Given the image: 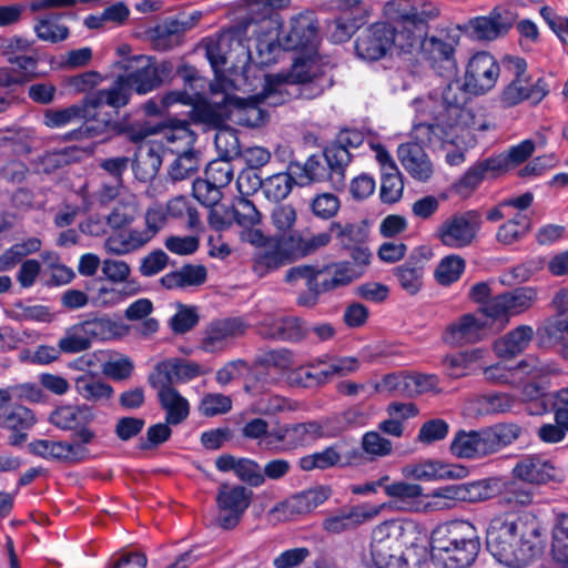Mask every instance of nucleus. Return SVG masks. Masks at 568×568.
<instances>
[{"instance_id":"0eeeda50","label":"nucleus","mask_w":568,"mask_h":568,"mask_svg":"<svg viewBox=\"0 0 568 568\" xmlns=\"http://www.w3.org/2000/svg\"><path fill=\"white\" fill-rule=\"evenodd\" d=\"M415 526L410 523L387 520L373 529L371 555L374 566L385 565L392 552L415 546Z\"/></svg>"},{"instance_id":"4468645a","label":"nucleus","mask_w":568,"mask_h":568,"mask_svg":"<svg viewBox=\"0 0 568 568\" xmlns=\"http://www.w3.org/2000/svg\"><path fill=\"white\" fill-rule=\"evenodd\" d=\"M94 419L95 412L88 404L59 406L49 417V422L54 427L61 430H73V437L83 443H92L95 438V433L89 428Z\"/></svg>"},{"instance_id":"412c9836","label":"nucleus","mask_w":568,"mask_h":568,"mask_svg":"<svg viewBox=\"0 0 568 568\" xmlns=\"http://www.w3.org/2000/svg\"><path fill=\"white\" fill-rule=\"evenodd\" d=\"M500 478H486L481 480L457 484L434 491L435 497L453 499L465 503H477L491 498L500 490Z\"/></svg>"},{"instance_id":"72a5a7b5","label":"nucleus","mask_w":568,"mask_h":568,"mask_svg":"<svg viewBox=\"0 0 568 568\" xmlns=\"http://www.w3.org/2000/svg\"><path fill=\"white\" fill-rule=\"evenodd\" d=\"M504 169L505 160L500 158H490L478 162L469 168L459 179L456 184V190L460 194H468L474 191L489 173H496Z\"/></svg>"},{"instance_id":"69168bd1","label":"nucleus","mask_w":568,"mask_h":568,"mask_svg":"<svg viewBox=\"0 0 568 568\" xmlns=\"http://www.w3.org/2000/svg\"><path fill=\"white\" fill-rule=\"evenodd\" d=\"M34 423L36 416L31 409L22 405H16L4 415L0 427L12 430H23L32 427Z\"/></svg>"},{"instance_id":"49530a36","label":"nucleus","mask_w":568,"mask_h":568,"mask_svg":"<svg viewBox=\"0 0 568 568\" xmlns=\"http://www.w3.org/2000/svg\"><path fill=\"white\" fill-rule=\"evenodd\" d=\"M499 501L508 506H526L529 505L534 497V491L529 484L514 480H503L500 485Z\"/></svg>"},{"instance_id":"6e6552de","label":"nucleus","mask_w":568,"mask_h":568,"mask_svg":"<svg viewBox=\"0 0 568 568\" xmlns=\"http://www.w3.org/2000/svg\"><path fill=\"white\" fill-rule=\"evenodd\" d=\"M124 73L119 77L125 82L131 94H146L159 88L172 72V64L168 61L156 63L149 55H134L126 60Z\"/></svg>"},{"instance_id":"774afa93","label":"nucleus","mask_w":568,"mask_h":568,"mask_svg":"<svg viewBox=\"0 0 568 568\" xmlns=\"http://www.w3.org/2000/svg\"><path fill=\"white\" fill-rule=\"evenodd\" d=\"M197 409L205 417L223 415L232 409V399L220 393H207L201 398Z\"/></svg>"},{"instance_id":"a18cd8bd","label":"nucleus","mask_w":568,"mask_h":568,"mask_svg":"<svg viewBox=\"0 0 568 568\" xmlns=\"http://www.w3.org/2000/svg\"><path fill=\"white\" fill-rule=\"evenodd\" d=\"M530 227V217L526 213L517 212L499 226L496 239L499 243L509 245L521 240Z\"/></svg>"},{"instance_id":"bf43d9fd","label":"nucleus","mask_w":568,"mask_h":568,"mask_svg":"<svg viewBox=\"0 0 568 568\" xmlns=\"http://www.w3.org/2000/svg\"><path fill=\"white\" fill-rule=\"evenodd\" d=\"M408 374H387L381 382H372L368 396L375 394H395L408 397Z\"/></svg>"},{"instance_id":"423d86ee","label":"nucleus","mask_w":568,"mask_h":568,"mask_svg":"<svg viewBox=\"0 0 568 568\" xmlns=\"http://www.w3.org/2000/svg\"><path fill=\"white\" fill-rule=\"evenodd\" d=\"M288 0H252L248 3V10L253 20L265 22V32L254 40V51L248 45L241 50V54H246L247 59L260 65H267L276 61L280 52L282 39L278 38V21L273 16L275 9L284 8Z\"/></svg>"},{"instance_id":"f704fd0d","label":"nucleus","mask_w":568,"mask_h":568,"mask_svg":"<svg viewBox=\"0 0 568 568\" xmlns=\"http://www.w3.org/2000/svg\"><path fill=\"white\" fill-rule=\"evenodd\" d=\"M131 165L134 176L139 181L150 182L156 176L162 165V158L154 146L141 145L138 148Z\"/></svg>"},{"instance_id":"680f3d73","label":"nucleus","mask_w":568,"mask_h":568,"mask_svg":"<svg viewBox=\"0 0 568 568\" xmlns=\"http://www.w3.org/2000/svg\"><path fill=\"white\" fill-rule=\"evenodd\" d=\"M404 182L398 169L389 168L387 173H382L381 200L384 203H396L403 195Z\"/></svg>"},{"instance_id":"58836bf2","label":"nucleus","mask_w":568,"mask_h":568,"mask_svg":"<svg viewBox=\"0 0 568 568\" xmlns=\"http://www.w3.org/2000/svg\"><path fill=\"white\" fill-rule=\"evenodd\" d=\"M193 27L191 20L169 19L154 29L153 44L158 50L166 51L179 43L181 34Z\"/></svg>"},{"instance_id":"39448f33","label":"nucleus","mask_w":568,"mask_h":568,"mask_svg":"<svg viewBox=\"0 0 568 568\" xmlns=\"http://www.w3.org/2000/svg\"><path fill=\"white\" fill-rule=\"evenodd\" d=\"M432 560L440 568H468L478 556L480 541L473 524L454 520L437 526L430 537Z\"/></svg>"},{"instance_id":"c85d7f7f","label":"nucleus","mask_w":568,"mask_h":568,"mask_svg":"<svg viewBox=\"0 0 568 568\" xmlns=\"http://www.w3.org/2000/svg\"><path fill=\"white\" fill-rule=\"evenodd\" d=\"M426 261L423 248H419L414 251L404 264L394 270L400 287L409 295L417 294L423 286Z\"/></svg>"},{"instance_id":"13d9d810","label":"nucleus","mask_w":568,"mask_h":568,"mask_svg":"<svg viewBox=\"0 0 568 568\" xmlns=\"http://www.w3.org/2000/svg\"><path fill=\"white\" fill-rule=\"evenodd\" d=\"M58 345L64 354L81 353L91 347V343L84 334L81 323L69 326L63 336L59 339Z\"/></svg>"},{"instance_id":"e2e57ef3","label":"nucleus","mask_w":568,"mask_h":568,"mask_svg":"<svg viewBox=\"0 0 568 568\" xmlns=\"http://www.w3.org/2000/svg\"><path fill=\"white\" fill-rule=\"evenodd\" d=\"M361 447L371 459L387 457L393 453V443L377 430L366 432L362 437Z\"/></svg>"},{"instance_id":"de8ad7c7","label":"nucleus","mask_w":568,"mask_h":568,"mask_svg":"<svg viewBox=\"0 0 568 568\" xmlns=\"http://www.w3.org/2000/svg\"><path fill=\"white\" fill-rule=\"evenodd\" d=\"M324 158L329 169V180L335 184L343 183L345 170L352 159L351 151L334 142L325 148Z\"/></svg>"},{"instance_id":"f257e3e1","label":"nucleus","mask_w":568,"mask_h":568,"mask_svg":"<svg viewBox=\"0 0 568 568\" xmlns=\"http://www.w3.org/2000/svg\"><path fill=\"white\" fill-rule=\"evenodd\" d=\"M465 102L466 94L457 82L439 93H430L424 101H416L418 105L424 104L432 122L415 123L410 133L412 141L402 143L397 149L402 165L413 179L426 182L434 173V165L424 145H457L464 141L466 130L475 128V115L464 106Z\"/></svg>"},{"instance_id":"bb28decb","label":"nucleus","mask_w":568,"mask_h":568,"mask_svg":"<svg viewBox=\"0 0 568 568\" xmlns=\"http://www.w3.org/2000/svg\"><path fill=\"white\" fill-rule=\"evenodd\" d=\"M450 452L454 456L465 459H475L491 455L493 453L486 428L480 430L458 432L450 444Z\"/></svg>"},{"instance_id":"9d476101","label":"nucleus","mask_w":568,"mask_h":568,"mask_svg":"<svg viewBox=\"0 0 568 568\" xmlns=\"http://www.w3.org/2000/svg\"><path fill=\"white\" fill-rule=\"evenodd\" d=\"M538 300V287L519 286L491 297L484 304L481 311L487 317L508 323L511 316H517L531 310Z\"/></svg>"},{"instance_id":"473e14b6","label":"nucleus","mask_w":568,"mask_h":568,"mask_svg":"<svg viewBox=\"0 0 568 568\" xmlns=\"http://www.w3.org/2000/svg\"><path fill=\"white\" fill-rule=\"evenodd\" d=\"M196 99L187 91L186 88L183 90H173L165 93L161 98V104L163 109L181 103L184 105H192L190 115L194 122L203 121L210 123H216L217 121V109H213L212 105L199 106L195 104Z\"/></svg>"},{"instance_id":"9b49d317","label":"nucleus","mask_w":568,"mask_h":568,"mask_svg":"<svg viewBox=\"0 0 568 568\" xmlns=\"http://www.w3.org/2000/svg\"><path fill=\"white\" fill-rule=\"evenodd\" d=\"M499 71V65L491 54L488 52H477L470 58L467 64L464 84L455 80L447 83L442 90H436L433 93H439L449 84L457 82L466 94L464 106L468 109L466 106L468 93L478 95L491 90L497 82Z\"/></svg>"},{"instance_id":"ddd939ff","label":"nucleus","mask_w":568,"mask_h":568,"mask_svg":"<svg viewBox=\"0 0 568 568\" xmlns=\"http://www.w3.org/2000/svg\"><path fill=\"white\" fill-rule=\"evenodd\" d=\"M252 490L240 485L222 484L216 495V523L223 529H233L241 521L252 499Z\"/></svg>"},{"instance_id":"aec40b11","label":"nucleus","mask_w":568,"mask_h":568,"mask_svg":"<svg viewBox=\"0 0 568 568\" xmlns=\"http://www.w3.org/2000/svg\"><path fill=\"white\" fill-rule=\"evenodd\" d=\"M233 45H236V50H243L241 40L231 32L223 33L216 41H212L206 45V57L216 75V81L211 84L213 100H220L223 94H227L229 81L220 78L219 73L230 59Z\"/></svg>"},{"instance_id":"4be33fe9","label":"nucleus","mask_w":568,"mask_h":568,"mask_svg":"<svg viewBox=\"0 0 568 568\" xmlns=\"http://www.w3.org/2000/svg\"><path fill=\"white\" fill-rule=\"evenodd\" d=\"M247 327L248 325L239 317L212 322L203 332L201 347L207 353L223 351L233 338L242 336Z\"/></svg>"},{"instance_id":"a19ab883","label":"nucleus","mask_w":568,"mask_h":568,"mask_svg":"<svg viewBox=\"0 0 568 568\" xmlns=\"http://www.w3.org/2000/svg\"><path fill=\"white\" fill-rule=\"evenodd\" d=\"M320 272H323L322 288L326 291L347 285L362 275V270L354 267L351 262L335 263L320 268Z\"/></svg>"},{"instance_id":"f8f14e48","label":"nucleus","mask_w":568,"mask_h":568,"mask_svg":"<svg viewBox=\"0 0 568 568\" xmlns=\"http://www.w3.org/2000/svg\"><path fill=\"white\" fill-rule=\"evenodd\" d=\"M80 119H85V121L81 126L67 134L69 140L98 138L104 134L110 125L109 121L100 122L94 119H88L85 106H83L82 102L80 104L70 105L65 109H50L43 114L44 125L51 129L63 128Z\"/></svg>"},{"instance_id":"2f4dec72","label":"nucleus","mask_w":568,"mask_h":568,"mask_svg":"<svg viewBox=\"0 0 568 568\" xmlns=\"http://www.w3.org/2000/svg\"><path fill=\"white\" fill-rule=\"evenodd\" d=\"M534 337L530 325H519L494 342L493 348L498 357L510 358L527 348Z\"/></svg>"},{"instance_id":"393cba45","label":"nucleus","mask_w":568,"mask_h":568,"mask_svg":"<svg viewBox=\"0 0 568 568\" xmlns=\"http://www.w3.org/2000/svg\"><path fill=\"white\" fill-rule=\"evenodd\" d=\"M485 336V323L473 314H465L447 326L443 339L452 346L473 344Z\"/></svg>"},{"instance_id":"f3484780","label":"nucleus","mask_w":568,"mask_h":568,"mask_svg":"<svg viewBox=\"0 0 568 568\" xmlns=\"http://www.w3.org/2000/svg\"><path fill=\"white\" fill-rule=\"evenodd\" d=\"M422 37L415 51L422 50L432 68L442 77H453L457 72L455 59L456 41L448 34L444 37Z\"/></svg>"},{"instance_id":"a878e982","label":"nucleus","mask_w":568,"mask_h":568,"mask_svg":"<svg viewBox=\"0 0 568 568\" xmlns=\"http://www.w3.org/2000/svg\"><path fill=\"white\" fill-rule=\"evenodd\" d=\"M317 26L313 12L300 13L291 19L290 29L282 38L284 50H302L313 44Z\"/></svg>"},{"instance_id":"79ce46f5","label":"nucleus","mask_w":568,"mask_h":568,"mask_svg":"<svg viewBox=\"0 0 568 568\" xmlns=\"http://www.w3.org/2000/svg\"><path fill=\"white\" fill-rule=\"evenodd\" d=\"M300 467L305 471L314 469H327L336 466H344L346 463L343 462L341 455V445L333 444L327 446L321 452L303 456L298 462Z\"/></svg>"},{"instance_id":"7c9ffc66","label":"nucleus","mask_w":568,"mask_h":568,"mask_svg":"<svg viewBox=\"0 0 568 568\" xmlns=\"http://www.w3.org/2000/svg\"><path fill=\"white\" fill-rule=\"evenodd\" d=\"M158 389L161 407L166 412L165 422L171 425L181 424L190 413V405L175 388L166 385H152Z\"/></svg>"},{"instance_id":"cd10ccee","label":"nucleus","mask_w":568,"mask_h":568,"mask_svg":"<svg viewBox=\"0 0 568 568\" xmlns=\"http://www.w3.org/2000/svg\"><path fill=\"white\" fill-rule=\"evenodd\" d=\"M385 494L393 499L396 509L422 511L426 509L424 488L418 484L398 480L385 486Z\"/></svg>"},{"instance_id":"2eb2a0df","label":"nucleus","mask_w":568,"mask_h":568,"mask_svg":"<svg viewBox=\"0 0 568 568\" xmlns=\"http://www.w3.org/2000/svg\"><path fill=\"white\" fill-rule=\"evenodd\" d=\"M331 496V487L318 485L278 503L270 510V516L276 520H293L312 513Z\"/></svg>"},{"instance_id":"603ef678","label":"nucleus","mask_w":568,"mask_h":568,"mask_svg":"<svg viewBox=\"0 0 568 568\" xmlns=\"http://www.w3.org/2000/svg\"><path fill=\"white\" fill-rule=\"evenodd\" d=\"M225 214L243 229L254 227L261 222V213L246 197L237 199Z\"/></svg>"},{"instance_id":"7ed1b4c3","label":"nucleus","mask_w":568,"mask_h":568,"mask_svg":"<svg viewBox=\"0 0 568 568\" xmlns=\"http://www.w3.org/2000/svg\"><path fill=\"white\" fill-rule=\"evenodd\" d=\"M389 22H378L366 28L355 41L358 58L377 61L387 54L415 52L423 36L428 32V22L439 14L432 2L413 3L410 0H390L383 7Z\"/></svg>"},{"instance_id":"338daca9","label":"nucleus","mask_w":568,"mask_h":568,"mask_svg":"<svg viewBox=\"0 0 568 568\" xmlns=\"http://www.w3.org/2000/svg\"><path fill=\"white\" fill-rule=\"evenodd\" d=\"M329 233L346 248H351L364 240L363 229L355 223L333 222L329 226Z\"/></svg>"},{"instance_id":"864d4df0","label":"nucleus","mask_w":568,"mask_h":568,"mask_svg":"<svg viewBox=\"0 0 568 568\" xmlns=\"http://www.w3.org/2000/svg\"><path fill=\"white\" fill-rule=\"evenodd\" d=\"M293 186V176L281 172L264 179L263 193L267 200L280 202L290 195Z\"/></svg>"},{"instance_id":"e433bc0d","label":"nucleus","mask_w":568,"mask_h":568,"mask_svg":"<svg viewBox=\"0 0 568 568\" xmlns=\"http://www.w3.org/2000/svg\"><path fill=\"white\" fill-rule=\"evenodd\" d=\"M148 237L141 230H121L109 235L104 242L108 253L114 255H125L143 247Z\"/></svg>"},{"instance_id":"c756f323","label":"nucleus","mask_w":568,"mask_h":568,"mask_svg":"<svg viewBox=\"0 0 568 568\" xmlns=\"http://www.w3.org/2000/svg\"><path fill=\"white\" fill-rule=\"evenodd\" d=\"M130 98L131 95L126 89L125 82L118 75L111 87L87 94L82 100V104L85 106V112L89 116L90 108L110 106L120 109L129 103Z\"/></svg>"},{"instance_id":"5fc2aeb1","label":"nucleus","mask_w":568,"mask_h":568,"mask_svg":"<svg viewBox=\"0 0 568 568\" xmlns=\"http://www.w3.org/2000/svg\"><path fill=\"white\" fill-rule=\"evenodd\" d=\"M138 214L136 200L133 195L121 197L111 213L106 216V223L112 229H122L130 224Z\"/></svg>"},{"instance_id":"6e6d98bb","label":"nucleus","mask_w":568,"mask_h":568,"mask_svg":"<svg viewBox=\"0 0 568 568\" xmlns=\"http://www.w3.org/2000/svg\"><path fill=\"white\" fill-rule=\"evenodd\" d=\"M33 30L40 40L51 43L63 41L69 37L68 27L60 23L58 16L39 19Z\"/></svg>"},{"instance_id":"c9c22d12","label":"nucleus","mask_w":568,"mask_h":568,"mask_svg":"<svg viewBox=\"0 0 568 568\" xmlns=\"http://www.w3.org/2000/svg\"><path fill=\"white\" fill-rule=\"evenodd\" d=\"M74 388L82 399L91 403L109 400L113 395L112 386L92 373L78 376Z\"/></svg>"},{"instance_id":"0e129e2a","label":"nucleus","mask_w":568,"mask_h":568,"mask_svg":"<svg viewBox=\"0 0 568 568\" xmlns=\"http://www.w3.org/2000/svg\"><path fill=\"white\" fill-rule=\"evenodd\" d=\"M465 270V260L456 254L444 257L435 271V277L442 285L456 282Z\"/></svg>"},{"instance_id":"a211bd4d","label":"nucleus","mask_w":568,"mask_h":568,"mask_svg":"<svg viewBox=\"0 0 568 568\" xmlns=\"http://www.w3.org/2000/svg\"><path fill=\"white\" fill-rule=\"evenodd\" d=\"M511 474L515 479L537 486L548 483H560L564 479L561 469L538 455L521 457L514 466Z\"/></svg>"},{"instance_id":"3c124183","label":"nucleus","mask_w":568,"mask_h":568,"mask_svg":"<svg viewBox=\"0 0 568 568\" xmlns=\"http://www.w3.org/2000/svg\"><path fill=\"white\" fill-rule=\"evenodd\" d=\"M491 453L495 454L517 440L523 429L517 424H498L486 428Z\"/></svg>"},{"instance_id":"6ab92c4d","label":"nucleus","mask_w":568,"mask_h":568,"mask_svg":"<svg viewBox=\"0 0 568 568\" xmlns=\"http://www.w3.org/2000/svg\"><path fill=\"white\" fill-rule=\"evenodd\" d=\"M379 511L381 506L368 505L338 508L325 516L322 521V528L329 535H339L373 519Z\"/></svg>"},{"instance_id":"20e7f679","label":"nucleus","mask_w":568,"mask_h":568,"mask_svg":"<svg viewBox=\"0 0 568 568\" xmlns=\"http://www.w3.org/2000/svg\"><path fill=\"white\" fill-rule=\"evenodd\" d=\"M538 529L516 513L495 516L487 528L488 551L500 562L527 561L535 555Z\"/></svg>"},{"instance_id":"dca6fc26","label":"nucleus","mask_w":568,"mask_h":568,"mask_svg":"<svg viewBox=\"0 0 568 568\" xmlns=\"http://www.w3.org/2000/svg\"><path fill=\"white\" fill-rule=\"evenodd\" d=\"M517 19L509 7H496L488 16L470 19L466 26L469 36L476 40L493 41L506 34Z\"/></svg>"},{"instance_id":"37998d69","label":"nucleus","mask_w":568,"mask_h":568,"mask_svg":"<svg viewBox=\"0 0 568 568\" xmlns=\"http://www.w3.org/2000/svg\"><path fill=\"white\" fill-rule=\"evenodd\" d=\"M80 323L91 344L93 341L112 339L122 332V325L105 315L91 316Z\"/></svg>"},{"instance_id":"ea45409f","label":"nucleus","mask_w":568,"mask_h":568,"mask_svg":"<svg viewBox=\"0 0 568 568\" xmlns=\"http://www.w3.org/2000/svg\"><path fill=\"white\" fill-rule=\"evenodd\" d=\"M163 135L172 153L193 150V144L196 141L195 133L185 120L170 121V124L163 129Z\"/></svg>"},{"instance_id":"c03bdc74","label":"nucleus","mask_w":568,"mask_h":568,"mask_svg":"<svg viewBox=\"0 0 568 568\" xmlns=\"http://www.w3.org/2000/svg\"><path fill=\"white\" fill-rule=\"evenodd\" d=\"M255 262L257 270L265 273L291 263L277 237L265 241V245L256 253Z\"/></svg>"},{"instance_id":"5701e85b","label":"nucleus","mask_w":568,"mask_h":568,"mask_svg":"<svg viewBox=\"0 0 568 568\" xmlns=\"http://www.w3.org/2000/svg\"><path fill=\"white\" fill-rule=\"evenodd\" d=\"M402 474L406 478H413L420 481H433L465 478L468 475V469L462 465L446 464L439 460L428 459L405 465L402 468Z\"/></svg>"},{"instance_id":"8fccbe9b","label":"nucleus","mask_w":568,"mask_h":568,"mask_svg":"<svg viewBox=\"0 0 568 568\" xmlns=\"http://www.w3.org/2000/svg\"><path fill=\"white\" fill-rule=\"evenodd\" d=\"M323 436L324 429L316 422L288 425V448L307 446Z\"/></svg>"},{"instance_id":"f03ea898","label":"nucleus","mask_w":568,"mask_h":568,"mask_svg":"<svg viewBox=\"0 0 568 568\" xmlns=\"http://www.w3.org/2000/svg\"><path fill=\"white\" fill-rule=\"evenodd\" d=\"M333 85L331 67L316 60H297L286 77L266 75L261 92L244 100L231 94H223L220 100H212L217 106V121L224 116L233 118L240 123L258 125L267 112L258 106L265 104L277 106L294 98L315 99Z\"/></svg>"},{"instance_id":"4d7b16f0","label":"nucleus","mask_w":568,"mask_h":568,"mask_svg":"<svg viewBox=\"0 0 568 568\" xmlns=\"http://www.w3.org/2000/svg\"><path fill=\"white\" fill-rule=\"evenodd\" d=\"M178 156L170 164L168 174L172 181H182L194 174L200 166L199 155L193 150L175 153Z\"/></svg>"},{"instance_id":"052dcab7","label":"nucleus","mask_w":568,"mask_h":568,"mask_svg":"<svg viewBox=\"0 0 568 568\" xmlns=\"http://www.w3.org/2000/svg\"><path fill=\"white\" fill-rule=\"evenodd\" d=\"M551 552L557 562L568 565V515H560L554 527Z\"/></svg>"},{"instance_id":"1a4fd4ad","label":"nucleus","mask_w":568,"mask_h":568,"mask_svg":"<svg viewBox=\"0 0 568 568\" xmlns=\"http://www.w3.org/2000/svg\"><path fill=\"white\" fill-rule=\"evenodd\" d=\"M481 215L468 210L449 215L436 229L435 237L446 247L462 250L473 245L481 229Z\"/></svg>"},{"instance_id":"09e8293b","label":"nucleus","mask_w":568,"mask_h":568,"mask_svg":"<svg viewBox=\"0 0 568 568\" xmlns=\"http://www.w3.org/2000/svg\"><path fill=\"white\" fill-rule=\"evenodd\" d=\"M518 369L525 371V373L532 378L539 376L541 368L536 365H529L526 361H523L518 366L509 368L501 363L488 366L484 369L485 379L494 384H510L514 382L515 374Z\"/></svg>"},{"instance_id":"4c0bfd02","label":"nucleus","mask_w":568,"mask_h":568,"mask_svg":"<svg viewBox=\"0 0 568 568\" xmlns=\"http://www.w3.org/2000/svg\"><path fill=\"white\" fill-rule=\"evenodd\" d=\"M206 268L203 265L186 264L180 270L163 275L160 283L168 290L199 286L206 281Z\"/></svg>"},{"instance_id":"b1692460","label":"nucleus","mask_w":568,"mask_h":568,"mask_svg":"<svg viewBox=\"0 0 568 568\" xmlns=\"http://www.w3.org/2000/svg\"><path fill=\"white\" fill-rule=\"evenodd\" d=\"M202 374L201 366L193 362L180 358L163 361L155 366L150 375L151 385L171 386L176 383L187 382Z\"/></svg>"}]
</instances>
